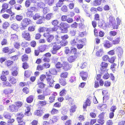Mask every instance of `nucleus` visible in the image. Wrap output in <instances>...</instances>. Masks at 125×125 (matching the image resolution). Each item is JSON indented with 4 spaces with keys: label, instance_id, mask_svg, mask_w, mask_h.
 Segmentation results:
<instances>
[{
    "label": "nucleus",
    "instance_id": "1",
    "mask_svg": "<svg viewBox=\"0 0 125 125\" xmlns=\"http://www.w3.org/2000/svg\"><path fill=\"white\" fill-rule=\"evenodd\" d=\"M54 76H53L47 74L46 76L44 75H41L40 77V79L42 82L44 81L45 78L47 81V83L49 86L51 87H53L54 86L53 83L54 82L53 80Z\"/></svg>",
    "mask_w": 125,
    "mask_h": 125
},
{
    "label": "nucleus",
    "instance_id": "2",
    "mask_svg": "<svg viewBox=\"0 0 125 125\" xmlns=\"http://www.w3.org/2000/svg\"><path fill=\"white\" fill-rule=\"evenodd\" d=\"M31 22V20L28 18H26L23 19L21 23V27H20L21 30L24 29L25 27Z\"/></svg>",
    "mask_w": 125,
    "mask_h": 125
},
{
    "label": "nucleus",
    "instance_id": "3",
    "mask_svg": "<svg viewBox=\"0 0 125 125\" xmlns=\"http://www.w3.org/2000/svg\"><path fill=\"white\" fill-rule=\"evenodd\" d=\"M43 16H41L39 13H36L33 16V19L34 20H36L39 19L37 22V23L38 24L42 23L43 22Z\"/></svg>",
    "mask_w": 125,
    "mask_h": 125
},
{
    "label": "nucleus",
    "instance_id": "4",
    "mask_svg": "<svg viewBox=\"0 0 125 125\" xmlns=\"http://www.w3.org/2000/svg\"><path fill=\"white\" fill-rule=\"evenodd\" d=\"M53 44H54L53 45L52 49L51 50V52L52 54H54L56 53L57 51L61 48V46L59 43L55 42Z\"/></svg>",
    "mask_w": 125,
    "mask_h": 125
},
{
    "label": "nucleus",
    "instance_id": "5",
    "mask_svg": "<svg viewBox=\"0 0 125 125\" xmlns=\"http://www.w3.org/2000/svg\"><path fill=\"white\" fill-rule=\"evenodd\" d=\"M43 36L46 38L47 41L49 42H51L54 38L53 35L48 34L47 33L44 34Z\"/></svg>",
    "mask_w": 125,
    "mask_h": 125
},
{
    "label": "nucleus",
    "instance_id": "6",
    "mask_svg": "<svg viewBox=\"0 0 125 125\" xmlns=\"http://www.w3.org/2000/svg\"><path fill=\"white\" fill-rule=\"evenodd\" d=\"M109 20L110 23L112 24V25L114 29H117L118 28V26L117 25H115V21L114 18L112 16H110L109 18Z\"/></svg>",
    "mask_w": 125,
    "mask_h": 125
},
{
    "label": "nucleus",
    "instance_id": "7",
    "mask_svg": "<svg viewBox=\"0 0 125 125\" xmlns=\"http://www.w3.org/2000/svg\"><path fill=\"white\" fill-rule=\"evenodd\" d=\"M62 67L63 69L67 71L69 69L72 67V66L70 64H69L67 62H64L63 63Z\"/></svg>",
    "mask_w": 125,
    "mask_h": 125
},
{
    "label": "nucleus",
    "instance_id": "8",
    "mask_svg": "<svg viewBox=\"0 0 125 125\" xmlns=\"http://www.w3.org/2000/svg\"><path fill=\"white\" fill-rule=\"evenodd\" d=\"M22 36L25 39L28 41H30L31 40L30 36L29 33L27 32L26 31H23L22 33Z\"/></svg>",
    "mask_w": 125,
    "mask_h": 125
},
{
    "label": "nucleus",
    "instance_id": "9",
    "mask_svg": "<svg viewBox=\"0 0 125 125\" xmlns=\"http://www.w3.org/2000/svg\"><path fill=\"white\" fill-rule=\"evenodd\" d=\"M9 109L10 112H17L18 111V107H16L15 104H12L9 105Z\"/></svg>",
    "mask_w": 125,
    "mask_h": 125
},
{
    "label": "nucleus",
    "instance_id": "10",
    "mask_svg": "<svg viewBox=\"0 0 125 125\" xmlns=\"http://www.w3.org/2000/svg\"><path fill=\"white\" fill-rule=\"evenodd\" d=\"M107 69H105L104 71L103 72H101V75H103V78L105 79H107L109 77V74L107 73Z\"/></svg>",
    "mask_w": 125,
    "mask_h": 125
},
{
    "label": "nucleus",
    "instance_id": "11",
    "mask_svg": "<svg viewBox=\"0 0 125 125\" xmlns=\"http://www.w3.org/2000/svg\"><path fill=\"white\" fill-rule=\"evenodd\" d=\"M80 74L83 80L85 81L86 80L87 78L88 77L87 72L82 71L80 73Z\"/></svg>",
    "mask_w": 125,
    "mask_h": 125
},
{
    "label": "nucleus",
    "instance_id": "12",
    "mask_svg": "<svg viewBox=\"0 0 125 125\" xmlns=\"http://www.w3.org/2000/svg\"><path fill=\"white\" fill-rule=\"evenodd\" d=\"M57 30V27L56 26H54L52 28H47L46 30L48 33H50L53 32V31H56Z\"/></svg>",
    "mask_w": 125,
    "mask_h": 125
},
{
    "label": "nucleus",
    "instance_id": "13",
    "mask_svg": "<svg viewBox=\"0 0 125 125\" xmlns=\"http://www.w3.org/2000/svg\"><path fill=\"white\" fill-rule=\"evenodd\" d=\"M49 46L48 45H44L40 46L39 48V51L41 52L44 51L46 49H48Z\"/></svg>",
    "mask_w": 125,
    "mask_h": 125
},
{
    "label": "nucleus",
    "instance_id": "14",
    "mask_svg": "<svg viewBox=\"0 0 125 125\" xmlns=\"http://www.w3.org/2000/svg\"><path fill=\"white\" fill-rule=\"evenodd\" d=\"M101 66L100 68V70L101 71L103 72L104 71L105 69H107L106 68L108 66L107 64L105 62H102L101 64Z\"/></svg>",
    "mask_w": 125,
    "mask_h": 125
},
{
    "label": "nucleus",
    "instance_id": "15",
    "mask_svg": "<svg viewBox=\"0 0 125 125\" xmlns=\"http://www.w3.org/2000/svg\"><path fill=\"white\" fill-rule=\"evenodd\" d=\"M104 46L106 48H109L112 46L110 42L107 40H105L103 43Z\"/></svg>",
    "mask_w": 125,
    "mask_h": 125
},
{
    "label": "nucleus",
    "instance_id": "16",
    "mask_svg": "<svg viewBox=\"0 0 125 125\" xmlns=\"http://www.w3.org/2000/svg\"><path fill=\"white\" fill-rule=\"evenodd\" d=\"M11 40L12 41L16 42L18 41V36L15 34H11Z\"/></svg>",
    "mask_w": 125,
    "mask_h": 125
},
{
    "label": "nucleus",
    "instance_id": "17",
    "mask_svg": "<svg viewBox=\"0 0 125 125\" xmlns=\"http://www.w3.org/2000/svg\"><path fill=\"white\" fill-rule=\"evenodd\" d=\"M59 119L58 117L53 116L52 118L49 121L50 124H51L56 122Z\"/></svg>",
    "mask_w": 125,
    "mask_h": 125
},
{
    "label": "nucleus",
    "instance_id": "18",
    "mask_svg": "<svg viewBox=\"0 0 125 125\" xmlns=\"http://www.w3.org/2000/svg\"><path fill=\"white\" fill-rule=\"evenodd\" d=\"M91 104V102L90 100L87 98L85 102L84 103L83 107L84 109H86L87 106H89Z\"/></svg>",
    "mask_w": 125,
    "mask_h": 125
},
{
    "label": "nucleus",
    "instance_id": "19",
    "mask_svg": "<svg viewBox=\"0 0 125 125\" xmlns=\"http://www.w3.org/2000/svg\"><path fill=\"white\" fill-rule=\"evenodd\" d=\"M78 40V38H76L73 40H72L70 42V43L71 45L73 46L77 45Z\"/></svg>",
    "mask_w": 125,
    "mask_h": 125
},
{
    "label": "nucleus",
    "instance_id": "20",
    "mask_svg": "<svg viewBox=\"0 0 125 125\" xmlns=\"http://www.w3.org/2000/svg\"><path fill=\"white\" fill-rule=\"evenodd\" d=\"M25 107L26 108V109H25V115H30V114H28L30 112L31 108L29 105L27 104L25 105Z\"/></svg>",
    "mask_w": 125,
    "mask_h": 125
},
{
    "label": "nucleus",
    "instance_id": "21",
    "mask_svg": "<svg viewBox=\"0 0 125 125\" xmlns=\"http://www.w3.org/2000/svg\"><path fill=\"white\" fill-rule=\"evenodd\" d=\"M26 15L28 17H31L34 15V13L31 11L29 9L27 10V11L26 12Z\"/></svg>",
    "mask_w": 125,
    "mask_h": 125
},
{
    "label": "nucleus",
    "instance_id": "22",
    "mask_svg": "<svg viewBox=\"0 0 125 125\" xmlns=\"http://www.w3.org/2000/svg\"><path fill=\"white\" fill-rule=\"evenodd\" d=\"M24 115L22 113H18L17 120L18 122H20L21 120H22V118L23 117Z\"/></svg>",
    "mask_w": 125,
    "mask_h": 125
},
{
    "label": "nucleus",
    "instance_id": "23",
    "mask_svg": "<svg viewBox=\"0 0 125 125\" xmlns=\"http://www.w3.org/2000/svg\"><path fill=\"white\" fill-rule=\"evenodd\" d=\"M59 26L61 28H68V24L66 23L61 22L59 25Z\"/></svg>",
    "mask_w": 125,
    "mask_h": 125
},
{
    "label": "nucleus",
    "instance_id": "24",
    "mask_svg": "<svg viewBox=\"0 0 125 125\" xmlns=\"http://www.w3.org/2000/svg\"><path fill=\"white\" fill-rule=\"evenodd\" d=\"M103 53L104 52L103 49H101L97 52L96 54L97 56L100 57L102 56Z\"/></svg>",
    "mask_w": 125,
    "mask_h": 125
},
{
    "label": "nucleus",
    "instance_id": "25",
    "mask_svg": "<svg viewBox=\"0 0 125 125\" xmlns=\"http://www.w3.org/2000/svg\"><path fill=\"white\" fill-rule=\"evenodd\" d=\"M8 80L10 83L13 84H14L16 82V79L11 76L9 77Z\"/></svg>",
    "mask_w": 125,
    "mask_h": 125
},
{
    "label": "nucleus",
    "instance_id": "26",
    "mask_svg": "<svg viewBox=\"0 0 125 125\" xmlns=\"http://www.w3.org/2000/svg\"><path fill=\"white\" fill-rule=\"evenodd\" d=\"M67 28H65L63 29L61 28L59 29L57 31V32L58 33H65L67 32Z\"/></svg>",
    "mask_w": 125,
    "mask_h": 125
},
{
    "label": "nucleus",
    "instance_id": "27",
    "mask_svg": "<svg viewBox=\"0 0 125 125\" xmlns=\"http://www.w3.org/2000/svg\"><path fill=\"white\" fill-rule=\"evenodd\" d=\"M76 58L75 56H71L69 57L68 58V61L70 62H71L74 61Z\"/></svg>",
    "mask_w": 125,
    "mask_h": 125
},
{
    "label": "nucleus",
    "instance_id": "28",
    "mask_svg": "<svg viewBox=\"0 0 125 125\" xmlns=\"http://www.w3.org/2000/svg\"><path fill=\"white\" fill-rule=\"evenodd\" d=\"M59 82L60 84L62 86L65 85L66 83L65 80L62 78L59 79Z\"/></svg>",
    "mask_w": 125,
    "mask_h": 125
},
{
    "label": "nucleus",
    "instance_id": "29",
    "mask_svg": "<svg viewBox=\"0 0 125 125\" xmlns=\"http://www.w3.org/2000/svg\"><path fill=\"white\" fill-rule=\"evenodd\" d=\"M33 96L31 95L27 98L26 101L27 102L29 103H30L32 102L33 100Z\"/></svg>",
    "mask_w": 125,
    "mask_h": 125
},
{
    "label": "nucleus",
    "instance_id": "30",
    "mask_svg": "<svg viewBox=\"0 0 125 125\" xmlns=\"http://www.w3.org/2000/svg\"><path fill=\"white\" fill-rule=\"evenodd\" d=\"M4 115L5 118L7 119H9L11 117L10 114L9 113L6 112H4Z\"/></svg>",
    "mask_w": 125,
    "mask_h": 125
},
{
    "label": "nucleus",
    "instance_id": "31",
    "mask_svg": "<svg viewBox=\"0 0 125 125\" xmlns=\"http://www.w3.org/2000/svg\"><path fill=\"white\" fill-rule=\"evenodd\" d=\"M22 103L20 101H18L15 103V105L18 109L19 108L21 107L22 105Z\"/></svg>",
    "mask_w": 125,
    "mask_h": 125
},
{
    "label": "nucleus",
    "instance_id": "32",
    "mask_svg": "<svg viewBox=\"0 0 125 125\" xmlns=\"http://www.w3.org/2000/svg\"><path fill=\"white\" fill-rule=\"evenodd\" d=\"M3 86L4 87L11 86V84L8 81H4L2 83Z\"/></svg>",
    "mask_w": 125,
    "mask_h": 125
},
{
    "label": "nucleus",
    "instance_id": "33",
    "mask_svg": "<svg viewBox=\"0 0 125 125\" xmlns=\"http://www.w3.org/2000/svg\"><path fill=\"white\" fill-rule=\"evenodd\" d=\"M50 73L51 74L55 75L57 73V71L54 68H52L50 70Z\"/></svg>",
    "mask_w": 125,
    "mask_h": 125
},
{
    "label": "nucleus",
    "instance_id": "34",
    "mask_svg": "<svg viewBox=\"0 0 125 125\" xmlns=\"http://www.w3.org/2000/svg\"><path fill=\"white\" fill-rule=\"evenodd\" d=\"M53 14L52 13H49L46 15L45 19L47 20H49L53 17Z\"/></svg>",
    "mask_w": 125,
    "mask_h": 125
},
{
    "label": "nucleus",
    "instance_id": "35",
    "mask_svg": "<svg viewBox=\"0 0 125 125\" xmlns=\"http://www.w3.org/2000/svg\"><path fill=\"white\" fill-rule=\"evenodd\" d=\"M76 21H80L81 22H83V19L81 18L80 16H76L75 18Z\"/></svg>",
    "mask_w": 125,
    "mask_h": 125
},
{
    "label": "nucleus",
    "instance_id": "36",
    "mask_svg": "<svg viewBox=\"0 0 125 125\" xmlns=\"http://www.w3.org/2000/svg\"><path fill=\"white\" fill-rule=\"evenodd\" d=\"M101 4V2L99 0H95L93 2V4L95 6L100 5Z\"/></svg>",
    "mask_w": 125,
    "mask_h": 125
},
{
    "label": "nucleus",
    "instance_id": "37",
    "mask_svg": "<svg viewBox=\"0 0 125 125\" xmlns=\"http://www.w3.org/2000/svg\"><path fill=\"white\" fill-rule=\"evenodd\" d=\"M11 27L13 30H16L18 28V26L17 24L15 23L12 24L11 26Z\"/></svg>",
    "mask_w": 125,
    "mask_h": 125
},
{
    "label": "nucleus",
    "instance_id": "38",
    "mask_svg": "<svg viewBox=\"0 0 125 125\" xmlns=\"http://www.w3.org/2000/svg\"><path fill=\"white\" fill-rule=\"evenodd\" d=\"M68 73L66 72L60 74V76L61 77L66 78L68 76Z\"/></svg>",
    "mask_w": 125,
    "mask_h": 125
},
{
    "label": "nucleus",
    "instance_id": "39",
    "mask_svg": "<svg viewBox=\"0 0 125 125\" xmlns=\"http://www.w3.org/2000/svg\"><path fill=\"white\" fill-rule=\"evenodd\" d=\"M68 43V42L67 41L62 40L60 43V45L64 46L67 45Z\"/></svg>",
    "mask_w": 125,
    "mask_h": 125
},
{
    "label": "nucleus",
    "instance_id": "40",
    "mask_svg": "<svg viewBox=\"0 0 125 125\" xmlns=\"http://www.w3.org/2000/svg\"><path fill=\"white\" fill-rule=\"evenodd\" d=\"M28 58V55L25 54H24L22 56V59L23 61H27Z\"/></svg>",
    "mask_w": 125,
    "mask_h": 125
},
{
    "label": "nucleus",
    "instance_id": "41",
    "mask_svg": "<svg viewBox=\"0 0 125 125\" xmlns=\"http://www.w3.org/2000/svg\"><path fill=\"white\" fill-rule=\"evenodd\" d=\"M50 11L49 8L46 7L44 8L43 10V12L44 14H45L49 12Z\"/></svg>",
    "mask_w": 125,
    "mask_h": 125
},
{
    "label": "nucleus",
    "instance_id": "42",
    "mask_svg": "<svg viewBox=\"0 0 125 125\" xmlns=\"http://www.w3.org/2000/svg\"><path fill=\"white\" fill-rule=\"evenodd\" d=\"M39 87L41 88L42 89L45 86V84L42 82H41L38 84Z\"/></svg>",
    "mask_w": 125,
    "mask_h": 125
},
{
    "label": "nucleus",
    "instance_id": "43",
    "mask_svg": "<svg viewBox=\"0 0 125 125\" xmlns=\"http://www.w3.org/2000/svg\"><path fill=\"white\" fill-rule=\"evenodd\" d=\"M23 18L22 16L20 15H17L15 17L16 19L18 21H20Z\"/></svg>",
    "mask_w": 125,
    "mask_h": 125
},
{
    "label": "nucleus",
    "instance_id": "44",
    "mask_svg": "<svg viewBox=\"0 0 125 125\" xmlns=\"http://www.w3.org/2000/svg\"><path fill=\"white\" fill-rule=\"evenodd\" d=\"M61 10L63 12H67V6L65 5H63L61 7Z\"/></svg>",
    "mask_w": 125,
    "mask_h": 125
},
{
    "label": "nucleus",
    "instance_id": "45",
    "mask_svg": "<svg viewBox=\"0 0 125 125\" xmlns=\"http://www.w3.org/2000/svg\"><path fill=\"white\" fill-rule=\"evenodd\" d=\"M103 60L104 61H108L109 60V58L108 55H106L103 57Z\"/></svg>",
    "mask_w": 125,
    "mask_h": 125
},
{
    "label": "nucleus",
    "instance_id": "46",
    "mask_svg": "<svg viewBox=\"0 0 125 125\" xmlns=\"http://www.w3.org/2000/svg\"><path fill=\"white\" fill-rule=\"evenodd\" d=\"M69 37L67 34H65L61 36V38L63 40H65L68 39Z\"/></svg>",
    "mask_w": 125,
    "mask_h": 125
},
{
    "label": "nucleus",
    "instance_id": "47",
    "mask_svg": "<svg viewBox=\"0 0 125 125\" xmlns=\"http://www.w3.org/2000/svg\"><path fill=\"white\" fill-rule=\"evenodd\" d=\"M76 107L75 105L72 106L70 109V111L71 112L73 113L75 111Z\"/></svg>",
    "mask_w": 125,
    "mask_h": 125
},
{
    "label": "nucleus",
    "instance_id": "48",
    "mask_svg": "<svg viewBox=\"0 0 125 125\" xmlns=\"http://www.w3.org/2000/svg\"><path fill=\"white\" fill-rule=\"evenodd\" d=\"M9 25V23L7 22H5L3 25V27L5 29H6L8 27Z\"/></svg>",
    "mask_w": 125,
    "mask_h": 125
},
{
    "label": "nucleus",
    "instance_id": "49",
    "mask_svg": "<svg viewBox=\"0 0 125 125\" xmlns=\"http://www.w3.org/2000/svg\"><path fill=\"white\" fill-rule=\"evenodd\" d=\"M15 8L17 10H19L21 9V6L19 4H17L15 5Z\"/></svg>",
    "mask_w": 125,
    "mask_h": 125
},
{
    "label": "nucleus",
    "instance_id": "50",
    "mask_svg": "<svg viewBox=\"0 0 125 125\" xmlns=\"http://www.w3.org/2000/svg\"><path fill=\"white\" fill-rule=\"evenodd\" d=\"M76 31L73 30H71L70 31V34L72 36H74L75 34Z\"/></svg>",
    "mask_w": 125,
    "mask_h": 125
},
{
    "label": "nucleus",
    "instance_id": "51",
    "mask_svg": "<svg viewBox=\"0 0 125 125\" xmlns=\"http://www.w3.org/2000/svg\"><path fill=\"white\" fill-rule=\"evenodd\" d=\"M43 113V111L42 110H38L36 112V114H35L38 116H41L42 115V113Z\"/></svg>",
    "mask_w": 125,
    "mask_h": 125
},
{
    "label": "nucleus",
    "instance_id": "52",
    "mask_svg": "<svg viewBox=\"0 0 125 125\" xmlns=\"http://www.w3.org/2000/svg\"><path fill=\"white\" fill-rule=\"evenodd\" d=\"M7 40L6 39H4L2 40L1 44L2 45H5L7 44Z\"/></svg>",
    "mask_w": 125,
    "mask_h": 125
},
{
    "label": "nucleus",
    "instance_id": "53",
    "mask_svg": "<svg viewBox=\"0 0 125 125\" xmlns=\"http://www.w3.org/2000/svg\"><path fill=\"white\" fill-rule=\"evenodd\" d=\"M46 102L45 101H40L39 103V105L40 106H43L46 105Z\"/></svg>",
    "mask_w": 125,
    "mask_h": 125
},
{
    "label": "nucleus",
    "instance_id": "54",
    "mask_svg": "<svg viewBox=\"0 0 125 125\" xmlns=\"http://www.w3.org/2000/svg\"><path fill=\"white\" fill-rule=\"evenodd\" d=\"M13 62L10 60H8L5 62V64L7 65L8 66H10L12 64Z\"/></svg>",
    "mask_w": 125,
    "mask_h": 125
},
{
    "label": "nucleus",
    "instance_id": "55",
    "mask_svg": "<svg viewBox=\"0 0 125 125\" xmlns=\"http://www.w3.org/2000/svg\"><path fill=\"white\" fill-rule=\"evenodd\" d=\"M35 26H30L28 28V30L30 31H34L35 28Z\"/></svg>",
    "mask_w": 125,
    "mask_h": 125
},
{
    "label": "nucleus",
    "instance_id": "56",
    "mask_svg": "<svg viewBox=\"0 0 125 125\" xmlns=\"http://www.w3.org/2000/svg\"><path fill=\"white\" fill-rule=\"evenodd\" d=\"M9 48L8 47H5L2 49V51L3 52L5 53H9Z\"/></svg>",
    "mask_w": 125,
    "mask_h": 125
},
{
    "label": "nucleus",
    "instance_id": "57",
    "mask_svg": "<svg viewBox=\"0 0 125 125\" xmlns=\"http://www.w3.org/2000/svg\"><path fill=\"white\" fill-rule=\"evenodd\" d=\"M77 49L75 48H73L71 50V53L72 54H75L76 52Z\"/></svg>",
    "mask_w": 125,
    "mask_h": 125
},
{
    "label": "nucleus",
    "instance_id": "58",
    "mask_svg": "<svg viewBox=\"0 0 125 125\" xmlns=\"http://www.w3.org/2000/svg\"><path fill=\"white\" fill-rule=\"evenodd\" d=\"M32 12L33 11H36L37 10V9L35 7H31L30 9H29Z\"/></svg>",
    "mask_w": 125,
    "mask_h": 125
},
{
    "label": "nucleus",
    "instance_id": "59",
    "mask_svg": "<svg viewBox=\"0 0 125 125\" xmlns=\"http://www.w3.org/2000/svg\"><path fill=\"white\" fill-rule=\"evenodd\" d=\"M51 23L52 25L55 26L58 24V21L57 20H55L53 21Z\"/></svg>",
    "mask_w": 125,
    "mask_h": 125
},
{
    "label": "nucleus",
    "instance_id": "60",
    "mask_svg": "<svg viewBox=\"0 0 125 125\" xmlns=\"http://www.w3.org/2000/svg\"><path fill=\"white\" fill-rule=\"evenodd\" d=\"M44 68V67L43 65H39L37 66V70L40 71L43 70Z\"/></svg>",
    "mask_w": 125,
    "mask_h": 125
},
{
    "label": "nucleus",
    "instance_id": "61",
    "mask_svg": "<svg viewBox=\"0 0 125 125\" xmlns=\"http://www.w3.org/2000/svg\"><path fill=\"white\" fill-rule=\"evenodd\" d=\"M55 38L58 42L60 43L61 42V40L62 39L61 37L60 38L57 35H56L55 36Z\"/></svg>",
    "mask_w": 125,
    "mask_h": 125
},
{
    "label": "nucleus",
    "instance_id": "62",
    "mask_svg": "<svg viewBox=\"0 0 125 125\" xmlns=\"http://www.w3.org/2000/svg\"><path fill=\"white\" fill-rule=\"evenodd\" d=\"M0 78L3 81H5L7 80V78L5 75L2 74L1 75Z\"/></svg>",
    "mask_w": 125,
    "mask_h": 125
},
{
    "label": "nucleus",
    "instance_id": "63",
    "mask_svg": "<svg viewBox=\"0 0 125 125\" xmlns=\"http://www.w3.org/2000/svg\"><path fill=\"white\" fill-rule=\"evenodd\" d=\"M30 0H27L26 1L25 5L26 7H28L30 6Z\"/></svg>",
    "mask_w": 125,
    "mask_h": 125
},
{
    "label": "nucleus",
    "instance_id": "64",
    "mask_svg": "<svg viewBox=\"0 0 125 125\" xmlns=\"http://www.w3.org/2000/svg\"><path fill=\"white\" fill-rule=\"evenodd\" d=\"M62 65L60 62H58L56 64V66L57 68H60L62 66Z\"/></svg>",
    "mask_w": 125,
    "mask_h": 125
}]
</instances>
